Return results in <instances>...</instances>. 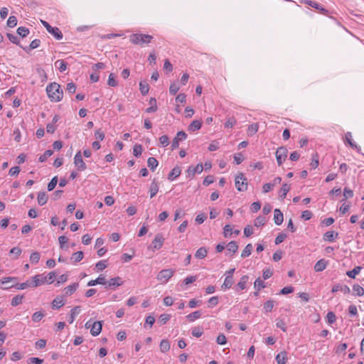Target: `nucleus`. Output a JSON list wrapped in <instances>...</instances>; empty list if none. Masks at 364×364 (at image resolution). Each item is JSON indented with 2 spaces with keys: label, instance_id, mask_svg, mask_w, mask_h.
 <instances>
[{
  "label": "nucleus",
  "instance_id": "nucleus-1",
  "mask_svg": "<svg viewBox=\"0 0 364 364\" xmlns=\"http://www.w3.org/2000/svg\"><path fill=\"white\" fill-rule=\"evenodd\" d=\"M48 97L52 102H59L63 99V91L57 82H51L46 87Z\"/></svg>",
  "mask_w": 364,
  "mask_h": 364
},
{
  "label": "nucleus",
  "instance_id": "nucleus-2",
  "mask_svg": "<svg viewBox=\"0 0 364 364\" xmlns=\"http://www.w3.org/2000/svg\"><path fill=\"white\" fill-rule=\"evenodd\" d=\"M152 38H153L152 36H150L148 34H142V33H134V34H132L129 37L130 41L132 43L136 44V45L149 43Z\"/></svg>",
  "mask_w": 364,
  "mask_h": 364
},
{
  "label": "nucleus",
  "instance_id": "nucleus-3",
  "mask_svg": "<svg viewBox=\"0 0 364 364\" xmlns=\"http://www.w3.org/2000/svg\"><path fill=\"white\" fill-rule=\"evenodd\" d=\"M235 181V186L239 191H245L247 189V179L242 173H239Z\"/></svg>",
  "mask_w": 364,
  "mask_h": 364
},
{
  "label": "nucleus",
  "instance_id": "nucleus-4",
  "mask_svg": "<svg viewBox=\"0 0 364 364\" xmlns=\"http://www.w3.org/2000/svg\"><path fill=\"white\" fill-rule=\"evenodd\" d=\"M42 24L46 28L48 33L52 34L55 39L61 40L63 38V33L58 27H52L47 21L41 20Z\"/></svg>",
  "mask_w": 364,
  "mask_h": 364
},
{
  "label": "nucleus",
  "instance_id": "nucleus-5",
  "mask_svg": "<svg viewBox=\"0 0 364 364\" xmlns=\"http://www.w3.org/2000/svg\"><path fill=\"white\" fill-rule=\"evenodd\" d=\"M164 242V238L161 233H158L155 238L151 242V244L149 245V249L152 250L153 252L158 250L161 248Z\"/></svg>",
  "mask_w": 364,
  "mask_h": 364
},
{
  "label": "nucleus",
  "instance_id": "nucleus-6",
  "mask_svg": "<svg viewBox=\"0 0 364 364\" xmlns=\"http://www.w3.org/2000/svg\"><path fill=\"white\" fill-rule=\"evenodd\" d=\"M174 271L171 269H165L160 271L157 275V279L161 283H166L173 275Z\"/></svg>",
  "mask_w": 364,
  "mask_h": 364
},
{
  "label": "nucleus",
  "instance_id": "nucleus-7",
  "mask_svg": "<svg viewBox=\"0 0 364 364\" xmlns=\"http://www.w3.org/2000/svg\"><path fill=\"white\" fill-rule=\"evenodd\" d=\"M288 150L285 146L279 147L276 151L277 161L279 166L286 160L287 157Z\"/></svg>",
  "mask_w": 364,
  "mask_h": 364
},
{
  "label": "nucleus",
  "instance_id": "nucleus-8",
  "mask_svg": "<svg viewBox=\"0 0 364 364\" xmlns=\"http://www.w3.org/2000/svg\"><path fill=\"white\" fill-rule=\"evenodd\" d=\"M74 164L77 167V170L80 171H85L87 168V166L82 160V156L80 151H77L75 154L74 157Z\"/></svg>",
  "mask_w": 364,
  "mask_h": 364
},
{
  "label": "nucleus",
  "instance_id": "nucleus-9",
  "mask_svg": "<svg viewBox=\"0 0 364 364\" xmlns=\"http://www.w3.org/2000/svg\"><path fill=\"white\" fill-rule=\"evenodd\" d=\"M31 282L32 287H37L47 282V277H44L43 274H36L31 278Z\"/></svg>",
  "mask_w": 364,
  "mask_h": 364
},
{
  "label": "nucleus",
  "instance_id": "nucleus-10",
  "mask_svg": "<svg viewBox=\"0 0 364 364\" xmlns=\"http://www.w3.org/2000/svg\"><path fill=\"white\" fill-rule=\"evenodd\" d=\"M187 137V134L183 131H180L177 133L175 138L173 139L171 143V149L174 150L179 146V141L185 140Z\"/></svg>",
  "mask_w": 364,
  "mask_h": 364
},
{
  "label": "nucleus",
  "instance_id": "nucleus-11",
  "mask_svg": "<svg viewBox=\"0 0 364 364\" xmlns=\"http://www.w3.org/2000/svg\"><path fill=\"white\" fill-rule=\"evenodd\" d=\"M203 170L202 164H198L196 166H190L187 170L188 177L193 178L196 173H200Z\"/></svg>",
  "mask_w": 364,
  "mask_h": 364
},
{
  "label": "nucleus",
  "instance_id": "nucleus-12",
  "mask_svg": "<svg viewBox=\"0 0 364 364\" xmlns=\"http://www.w3.org/2000/svg\"><path fill=\"white\" fill-rule=\"evenodd\" d=\"M102 324L101 321H95V322H94L92 323V328H91V330H90L91 334L93 336H98L100 333L101 331H102Z\"/></svg>",
  "mask_w": 364,
  "mask_h": 364
},
{
  "label": "nucleus",
  "instance_id": "nucleus-13",
  "mask_svg": "<svg viewBox=\"0 0 364 364\" xmlns=\"http://www.w3.org/2000/svg\"><path fill=\"white\" fill-rule=\"evenodd\" d=\"M284 220V215L279 209H274V221L277 225H281Z\"/></svg>",
  "mask_w": 364,
  "mask_h": 364
},
{
  "label": "nucleus",
  "instance_id": "nucleus-14",
  "mask_svg": "<svg viewBox=\"0 0 364 364\" xmlns=\"http://www.w3.org/2000/svg\"><path fill=\"white\" fill-rule=\"evenodd\" d=\"M248 279L249 277L247 275L242 276L235 287V291H240L246 289V284L247 283Z\"/></svg>",
  "mask_w": 364,
  "mask_h": 364
},
{
  "label": "nucleus",
  "instance_id": "nucleus-15",
  "mask_svg": "<svg viewBox=\"0 0 364 364\" xmlns=\"http://www.w3.org/2000/svg\"><path fill=\"white\" fill-rule=\"evenodd\" d=\"M181 173V168L180 166H175L168 175V179L171 181L178 177Z\"/></svg>",
  "mask_w": 364,
  "mask_h": 364
},
{
  "label": "nucleus",
  "instance_id": "nucleus-16",
  "mask_svg": "<svg viewBox=\"0 0 364 364\" xmlns=\"http://www.w3.org/2000/svg\"><path fill=\"white\" fill-rule=\"evenodd\" d=\"M159 188L156 179L154 178L149 187V193L151 198H153L156 195V193L159 191Z\"/></svg>",
  "mask_w": 364,
  "mask_h": 364
},
{
  "label": "nucleus",
  "instance_id": "nucleus-17",
  "mask_svg": "<svg viewBox=\"0 0 364 364\" xmlns=\"http://www.w3.org/2000/svg\"><path fill=\"white\" fill-rule=\"evenodd\" d=\"M342 291L343 294H347L350 292V288L346 285L336 284L332 289V292Z\"/></svg>",
  "mask_w": 364,
  "mask_h": 364
},
{
  "label": "nucleus",
  "instance_id": "nucleus-18",
  "mask_svg": "<svg viewBox=\"0 0 364 364\" xmlns=\"http://www.w3.org/2000/svg\"><path fill=\"white\" fill-rule=\"evenodd\" d=\"M31 279L27 280L26 282H23V283H17L16 285L14 286H10V287H3L4 289H9V288H11L13 287H16V289H24L28 287H32L31 285Z\"/></svg>",
  "mask_w": 364,
  "mask_h": 364
},
{
  "label": "nucleus",
  "instance_id": "nucleus-19",
  "mask_svg": "<svg viewBox=\"0 0 364 364\" xmlns=\"http://www.w3.org/2000/svg\"><path fill=\"white\" fill-rule=\"evenodd\" d=\"M328 262L324 259H319L314 265V270L316 272H322L327 266Z\"/></svg>",
  "mask_w": 364,
  "mask_h": 364
},
{
  "label": "nucleus",
  "instance_id": "nucleus-20",
  "mask_svg": "<svg viewBox=\"0 0 364 364\" xmlns=\"http://www.w3.org/2000/svg\"><path fill=\"white\" fill-rule=\"evenodd\" d=\"M106 284H107V282H106L105 277L100 275L96 279L90 280V282H88L87 286L92 287V286H95L97 284L104 285Z\"/></svg>",
  "mask_w": 364,
  "mask_h": 364
},
{
  "label": "nucleus",
  "instance_id": "nucleus-21",
  "mask_svg": "<svg viewBox=\"0 0 364 364\" xmlns=\"http://www.w3.org/2000/svg\"><path fill=\"white\" fill-rule=\"evenodd\" d=\"M338 236V233L335 231H328L323 235V240L328 241V242H333L336 239Z\"/></svg>",
  "mask_w": 364,
  "mask_h": 364
},
{
  "label": "nucleus",
  "instance_id": "nucleus-22",
  "mask_svg": "<svg viewBox=\"0 0 364 364\" xmlns=\"http://www.w3.org/2000/svg\"><path fill=\"white\" fill-rule=\"evenodd\" d=\"M78 283H73L68 287H66L63 291H64V294H65V296H70L72 295L77 289V288L78 287Z\"/></svg>",
  "mask_w": 364,
  "mask_h": 364
},
{
  "label": "nucleus",
  "instance_id": "nucleus-23",
  "mask_svg": "<svg viewBox=\"0 0 364 364\" xmlns=\"http://www.w3.org/2000/svg\"><path fill=\"white\" fill-rule=\"evenodd\" d=\"M122 284H123V282H122V279L119 277H114V278H112L108 282V286L106 287V288H107V287H117L121 286Z\"/></svg>",
  "mask_w": 364,
  "mask_h": 364
},
{
  "label": "nucleus",
  "instance_id": "nucleus-24",
  "mask_svg": "<svg viewBox=\"0 0 364 364\" xmlns=\"http://www.w3.org/2000/svg\"><path fill=\"white\" fill-rule=\"evenodd\" d=\"M65 305L63 296H57L52 302V308L53 309H58Z\"/></svg>",
  "mask_w": 364,
  "mask_h": 364
},
{
  "label": "nucleus",
  "instance_id": "nucleus-25",
  "mask_svg": "<svg viewBox=\"0 0 364 364\" xmlns=\"http://www.w3.org/2000/svg\"><path fill=\"white\" fill-rule=\"evenodd\" d=\"M48 197L46 195V192L41 191L38 193L37 200L38 203L40 205H45L48 201Z\"/></svg>",
  "mask_w": 364,
  "mask_h": 364
},
{
  "label": "nucleus",
  "instance_id": "nucleus-26",
  "mask_svg": "<svg viewBox=\"0 0 364 364\" xmlns=\"http://www.w3.org/2000/svg\"><path fill=\"white\" fill-rule=\"evenodd\" d=\"M289 185H288L287 183H283L280 190V194L279 196V199L282 200H284L286 198L287 194L289 191Z\"/></svg>",
  "mask_w": 364,
  "mask_h": 364
},
{
  "label": "nucleus",
  "instance_id": "nucleus-27",
  "mask_svg": "<svg viewBox=\"0 0 364 364\" xmlns=\"http://www.w3.org/2000/svg\"><path fill=\"white\" fill-rule=\"evenodd\" d=\"M202 123L199 120H193L188 126V129L191 132H195L200 129Z\"/></svg>",
  "mask_w": 364,
  "mask_h": 364
},
{
  "label": "nucleus",
  "instance_id": "nucleus-28",
  "mask_svg": "<svg viewBox=\"0 0 364 364\" xmlns=\"http://www.w3.org/2000/svg\"><path fill=\"white\" fill-rule=\"evenodd\" d=\"M80 311H81V307L80 306H75L71 310V314H70V318L68 319V321L70 323H72L74 321L75 316L80 314Z\"/></svg>",
  "mask_w": 364,
  "mask_h": 364
},
{
  "label": "nucleus",
  "instance_id": "nucleus-29",
  "mask_svg": "<svg viewBox=\"0 0 364 364\" xmlns=\"http://www.w3.org/2000/svg\"><path fill=\"white\" fill-rule=\"evenodd\" d=\"M287 352L282 351L276 356V361L277 364H285L287 360Z\"/></svg>",
  "mask_w": 364,
  "mask_h": 364
},
{
  "label": "nucleus",
  "instance_id": "nucleus-30",
  "mask_svg": "<svg viewBox=\"0 0 364 364\" xmlns=\"http://www.w3.org/2000/svg\"><path fill=\"white\" fill-rule=\"evenodd\" d=\"M208 250L204 247H200L196 252L195 257L198 259H203L207 256Z\"/></svg>",
  "mask_w": 364,
  "mask_h": 364
},
{
  "label": "nucleus",
  "instance_id": "nucleus-31",
  "mask_svg": "<svg viewBox=\"0 0 364 364\" xmlns=\"http://www.w3.org/2000/svg\"><path fill=\"white\" fill-rule=\"evenodd\" d=\"M160 350L162 353H166L170 350V343L168 340L164 339L159 345Z\"/></svg>",
  "mask_w": 364,
  "mask_h": 364
},
{
  "label": "nucleus",
  "instance_id": "nucleus-32",
  "mask_svg": "<svg viewBox=\"0 0 364 364\" xmlns=\"http://www.w3.org/2000/svg\"><path fill=\"white\" fill-rule=\"evenodd\" d=\"M40 43L41 41L39 39H35L31 41L28 47L23 48V49L25 51L28 52L33 49L37 48L40 46Z\"/></svg>",
  "mask_w": 364,
  "mask_h": 364
},
{
  "label": "nucleus",
  "instance_id": "nucleus-33",
  "mask_svg": "<svg viewBox=\"0 0 364 364\" xmlns=\"http://www.w3.org/2000/svg\"><path fill=\"white\" fill-rule=\"evenodd\" d=\"M148 166L154 171L158 166L159 162L154 157H149L147 160Z\"/></svg>",
  "mask_w": 364,
  "mask_h": 364
},
{
  "label": "nucleus",
  "instance_id": "nucleus-34",
  "mask_svg": "<svg viewBox=\"0 0 364 364\" xmlns=\"http://www.w3.org/2000/svg\"><path fill=\"white\" fill-rule=\"evenodd\" d=\"M238 250L237 243L235 241H231L227 245V250L235 254Z\"/></svg>",
  "mask_w": 364,
  "mask_h": 364
},
{
  "label": "nucleus",
  "instance_id": "nucleus-35",
  "mask_svg": "<svg viewBox=\"0 0 364 364\" xmlns=\"http://www.w3.org/2000/svg\"><path fill=\"white\" fill-rule=\"evenodd\" d=\"M55 65L58 68L60 73L65 71L67 69V63L63 60H58L55 63Z\"/></svg>",
  "mask_w": 364,
  "mask_h": 364
},
{
  "label": "nucleus",
  "instance_id": "nucleus-36",
  "mask_svg": "<svg viewBox=\"0 0 364 364\" xmlns=\"http://www.w3.org/2000/svg\"><path fill=\"white\" fill-rule=\"evenodd\" d=\"M201 314H202L200 311H196L188 314L186 316V318L189 321L192 322L194 321L196 319L199 318L201 316Z\"/></svg>",
  "mask_w": 364,
  "mask_h": 364
},
{
  "label": "nucleus",
  "instance_id": "nucleus-37",
  "mask_svg": "<svg viewBox=\"0 0 364 364\" xmlns=\"http://www.w3.org/2000/svg\"><path fill=\"white\" fill-rule=\"evenodd\" d=\"M253 247L252 244H248L245 246V249L241 253V257L245 258L246 257H248L251 255Z\"/></svg>",
  "mask_w": 364,
  "mask_h": 364
},
{
  "label": "nucleus",
  "instance_id": "nucleus-38",
  "mask_svg": "<svg viewBox=\"0 0 364 364\" xmlns=\"http://www.w3.org/2000/svg\"><path fill=\"white\" fill-rule=\"evenodd\" d=\"M346 143L348 144L353 149H358L357 145L352 141V133L350 132L346 134Z\"/></svg>",
  "mask_w": 364,
  "mask_h": 364
},
{
  "label": "nucleus",
  "instance_id": "nucleus-39",
  "mask_svg": "<svg viewBox=\"0 0 364 364\" xmlns=\"http://www.w3.org/2000/svg\"><path fill=\"white\" fill-rule=\"evenodd\" d=\"M139 90L142 95H146L149 92V86L146 82H140Z\"/></svg>",
  "mask_w": 364,
  "mask_h": 364
},
{
  "label": "nucleus",
  "instance_id": "nucleus-40",
  "mask_svg": "<svg viewBox=\"0 0 364 364\" xmlns=\"http://www.w3.org/2000/svg\"><path fill=\"white\" fill-rule=\"evenodd\" d=\"M362 267L360 266H357L354 267L351 271L347 272L346 274L350 278H355L357 274H358L361 270Z\"/></svg>",
  "mask_w": 364,
  "mask_h": 364
},
{
  "label": "nucleus",
  "instance_id": "nucleus-41",
  "mask_svg": "<svg viewBox=\"0 0 364 364\" xmlns=\"http://www.w3.org/2000/svg\"><path fill=\"white\" fill-rule=\"evenodd\" d=\"M233 284V278L232 277H226L225 281L222 285V288L223 289H230Z\"/></svg>",
  "mask_w": 364,
  "mask_h": 364
},
{
  "label": "nucleus",
  "instance_id": "nucleus-42",
  "mask_svg": "<svg viewBox=\"0 0 364 364\" xmlns=\"http://www.w3.org/2000/svg\"><path fill=\"white\" fill-rule=\"evenodd\" d=\"M266 223V218L264 216L259 215L255 220L254 225L255 226L259 228L263 226Z\"/></svg>",
  "mask_w": 364,
  "mask_h": 364
},
{
  "label": "nucleus",
  "instance_id": "nucleus-43",
  "mask_svg": "<svg viewBox=\"0 0 364 364\" xmlns=\"http://www.w3.org/2000/svg\"><path fill=\"white\" fill-rule=\"evenodd\" d=\"M259 126L257 123L252 124L248 127L247 133L249 136H252L258 131Z\"/></svg>",
  "mask_w": 364,
  "mask_h": 364
},
{
  "label": "nucleus",
  "instance_id": "nucleus-44",
  "mask_svg": "<svg viewBox=\"0 0 364 364\" xmlns=\"http://www.w3.org/2000/svg\"><path fill=\"white\" fill-rule=\"evenodd\" d=\"M353 290L355 295L357 296H363L364 295V289L359 284H354L353 287Z\"/></svg>",
  "mask_w": 364,
  "mask_h": 364
},
{
  "label": "nucleus",
  "instance_id": "nucleus-45",
  "mask_svg": "<svg viewBox=\"0 0 364 364\" xmlns=\"http://www.w3.org/2000/svg\"><path fill=\"white\" fill-rule=\"evenodd\" d=\"M23 299V295H16L11 300V306H16L18 304H21Z\"/></svg>",
  "mask_w": 364,
  "mask_h": 364
},
{
  "label": "nucleus",
  "instance_id": "nucleus-46",
  "mask_svg": "<svg viewBox=\"0 0 364 364\" xmlns=\"http://www.w3.org/2000/svg\"><path fill=\"white\" fill-rule=\"evenodd\" d=\"M83 258V252L78 251L73 254L71 259H74V262H78Z\"/></svg>",
  "mask_w": 364,
  "mask_h": 364
},
{
  "label": "nucleus",
  "instance_id": "nucleus-47",
  "mask_svg": "<svg viewBox=\"0 0 364 364\" xmlns=\"http://www.w3.org/2000/svg\"><path fill=\"white\" fill-rule=\"evenodd\" d=\"M41 255L38 252H34L30 255V261L33 264H36L39 262Z\"/></svg>",
  "mask_w": 364,
  "mask_h": 364
},
{
  "label": "nucleus",
  "instance_id": "nucleus-48",
  "mask_svg": "<svg viewBox=\"0 0 364 364\" xmlns=\"http://www.w3.org/2000/svg\"><path fill=\"white\" fill-rule=\"evenodd\" d=\"M143 149L141 144H135L133 148V154L136 157H139L141 155Z\"/></svg>",
  "mask_w": 364,
  "mask_h": 364
},
{
  "label": "nucleus",
  "instance_id": "nucleus-49",
  "mask_svg": "<svg viewBox=\"0 0 364 364\" xmlns=\"http://www.w3.org/2000/svg\"><path fill=\"white\" fill-rule=\"evenodd\" d=\"M58 176H54L48 184V191H53L55 188V186L58 183Z\"/></svg>",
  "mask_w": 364,
  "mask_h": 364
},
{
  "label": "nucleus",
  "instance_id": "nucleus-50",
  "mask_svg": "<svg viewBox=\"0 0 364 364\" xmlns=\"http://www.w3.org/2000/svg\"><path fill=\"white\" fill-rule=\"evenodd\" d=\"M107 84L110 87H116V86H117L118 83H117V81L115 79V76H114V73H110L109 74V77H108Z\"/></svg>",
  "mask_w": 364,
  "mask_h": 364
},
{
  "label": "nucleus",
  "instance_id": "nucleus-51",
  "mask_svg": "<svg viewBox=\"0 0 364 364\" xmlns=\"http://www.w3.org/2000/svg\"><path fill=\"white\" fill-rule=\"evenodd\" d=\"M45 314L42 311H36L32 316V321L34 322L40 321L43 317Z\"/></svg>",
  "mask_w": 364,
  "mask_h": 364
},
{
  "label": "nucleus",
  "instance_id": "nucleus-52",
  "mask_svg": "<svg viewBox=\"0 0 364 364\" xmlns=\"http://www.w3.org/2000/svg\"><path fill=\"white\" fill-rule=\"evenodd\" d=\"M17 33L22 38H24L28 35L29 30H28V28H27L26 27L21 26V27L18 28Z\"/></svg>",
  "mask_w": 364,
  "mask_h": 364
},
{
  "label": "nucleus",
  "instance_id": "nucleus-53",
  "mask_svg": "<svg viewBox=\"0 0 364 364\" xmlns=\"http://www.w3.org/2000/svg\"><path fill=\"white\" fill-rule=\"evenodd\" d=\"M53 154L52 150H47L44 152L43 154L40 156L38 160L40 162H44L47 160L48 157H50Z\"/></svg>",
  "mask_w": 364,
  "mask_h": 364
},
{
  "label": "nucleus",
  "instance_id": "nucleus-54",
  "mask_svg": "<svg viewBox=\"0 0 364 364\" xmlns=\"http://www.w3.org/2000/svg\"><path fill=\"white\" fill-rule=\"evenodd\" d=\"M274 307V301L273 300H268L264 304V309L266 312H270L272 311V309Z\"/></svg>",
  "mask_w": 364,
  "mask_h": 364
},
{
  "label": "nucleus",
  "instance_id": "nucleus-55",
  "mask_svg": "<svg viewBox=\"0 0 364 364\" xmlns=\"http://www.w3.org/2000/svg\"><path fill=\"white\" fill-rule=\"evenodd\" d=\"M178 90H179V86L178 85V84L176 82L171 83V85H170V87H169L170 94L172 95H175L178 92Z\"/></svg>",
  "mask_w": 364,
  "mask_h": 364
},
{
  "label": "nucleus",
  "instance_id": "nucleus-56",
  "mask_svg": "<svg viewBox=\"0 0 364 364\" xmlns=\"http://www.w3.org/2000/svg\"><path fill=\"white\" fill-rule=\"evenodd\" d=\"M343 196L344 198L342 200V201H344L347 198H352L353 196V191L346 187L343 190Z\"/></svg>",
  "mask_w": 364,
  "mask_h": 364
},
{
  "label": "nucleus",
  "instance_id": "nucleus-57",
  "mask_svg": "<svg viewBox=\"0 0 364 364\" xmlns=\"http://www.w3.org/2000/svg\"><path fill=\"white\" fill-rule=\"evenodd\" d=\"M264 282L259 277L255 282V288L259 291L261 289L264 288Z\"/></svg>",
  "mask_w": 364,
  "mask_h": 364
},
{
  "label": "nucleus",
  "instance_id": "nucleus-58",
  "mask_svg": "<svg viewBox=\"0 0 364 364\" xmlns=\"http://www.w3.org/2000/svg\"><path fill=\"white\" fill-rule=\"evenodd\" d=\"M17 24V18L14 16H9L8 21H7V26L9 27L13 28L16 26Z\"/></svg>",
  "mask_w": 364,
  "mask_h": 364
},
{
  "label": "nucleus",
  "instance_id": "nucleus-59",
  "mask_svg": "<svg viewBox=\"0 0 364 364\" xmlns=\"http://www.w3.org/2000/svg\"><path fill=\"white\" fill-rule=\"evenodd\" d=\"M159 142L164 147L167 146L169 144V138L167 135H163L159 138Z\"/></svg>",
  "mask_w": 364,
  "mask_h": 364
},
{
  "label": "nucleus",
  "instance_id": "nucleus-60",
  "mask_svg": "<svg viewBox=\"0 0 364 364\" xmlns=\"http://www.w3.org/2000/svg\"><path fill=\"white\" fill-rule=\"evenodd\" d=\"M171 318V315L167 314H163L159 316V321L161 324H165Z\"/></svg>",
  "mask_w": 364,
  "mask_h": 364
},
{
  "label": "nucleus",
  "instance_id": "nucleus-61",
  "mask_svg": "<svg viewBox=\"0 0 364 364\" xmlns=\"http://www.w3.org/2000/svg\"><path fill=\"white\" fill-rule=\"evenodd\" d=\"M261 208V203L259 201L254 202L252 203L250 209L252 213L258 212Z\"/></svg>",
  "mask_w": 364,
  "mask_h": 364
},
{
  "label": "nucleus",
  "instance_id": "nucleus-62",
  "mask_svg": "<svg viewBox=\"0 0 364 364\" xmlns=\"http://www.w3.org/2000/svg\"><path fill=\"white\" fill-rule=\"evenodd\" d=\"M106 262L107 260H100L95 264V267L97 269V270L102 271L107 266Z\"/></svg>",
  "mask_w": 364,
  "mask_h": 364
},
{
  "label": "nucleus",
  "instance_id": "nucleus-63",
  "mask_svg": "<svg viewBox=\"0 0 364 364\" xmlns=\"http://www.w3.org/2000/svg\"><path fill=\"white\" fill-rule=\"evenodd\" d=\"M216 342L220 345H225L227 343V339L223 333H220L217 337Z\"/></svg>",
  "mask_w": 364,
  "mask_h": 364
},
{
  "label": "nucleus",
  "instance_id": "nucleus-64",
  "mask_svg": "<svg viewBox=\"0 0 364 364\" xmlns=\"http://www.w3.org/2000/svg\"><path fill=\"white\" fill-rule=\"evenodd\" d=\"M214 182V176H212V175H209L208 176H206L203 181V184L205 186H209L210 184L213 183Z\"/></svg>",
  "mask_w": 364,
  "mask_h": 364
}]
</instances>
